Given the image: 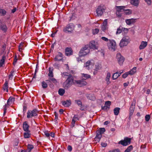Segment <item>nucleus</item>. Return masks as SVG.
I'll list each match as a JSON object with an SVG mask.
<instances>
[{
    "label": "nucleus",
    "mask_w": 152,
    "mask_h": 152,
    "mask_svg": "<svg viewBox=\"0 0 152 152\" xmlns=\"http://www.w3.org/2000/svg\"><path fill=\"white\" fill-rule=\"evenodd\" d=\"M78 119H79L77 117V115H75L73 117L72 120H74V121H75L76 122L77 120H78Z\"/></svg>",
    "instance_id": "47"
},
{
    "label": "nucleus",
    "mask_w": 152,
    "mask_h": 152,
    "mask_svg": "<svg viewBox=\"0 0 152 152\" xmlns=\"http://www.w3.org/2000/svg\"><path fill=\"white\" fill-rule=\"evenodd\" d=\"M8 82L7 80H6L4 83V84L3 86V88L4 90H6V92H8Z\"/></svg>",
    "instance_id": "24"
},
{
    "label": "nucleus",
    "mask_w": 152,
    "mask_h": 152,
    "mask_svg": "<svg viewBox=\"0 0 152 152\" xmlns=\"http://www.w3.org/2000/svg\"><path fill=\"white\" fill-rule=\"evenodd\" d=\"M151 116L149 115H146L145 116V119L146 121H148L150 118Z\"/></svg>",
    "instance_id": "45"
},
{
    "label": "nucleus",
    "mask_w": 152,
    "mask_h": 152,
    "mask_svg": "<svg viewBox=\"0 0 152 152\" xmlns=\"http://www.w3.org/2000/svg\"><path fill=\"white\" fill-rule=\"evenodd\" d=\"M81 77L85 80L91 77V76L89 75L84 73L81 74Z\"/></svg>",
    "instance_id": "28"
},
{
    "label": "nucleus",
    "mask_w": 152,
    "mask_h": 152,
    "mask_svg": "<svg viewBox=\"0 0 152 152\" xmlns=\"http://www.w3.org/2000/svg\"><path fill=\"white\" fill-rule=\"evenodd\" d=\"M111 102L110 101H106L105 102V105L110 107V105H111Z\"/></svg>",
    "instance_id": "53"
},
{
    "label": "nucleus",
    "mask_w": 152,
    "mask_h": 152,
    "mask_svg": "<svg viewBox=\"0 0 152 152\" xmlns=\"http://www.w3.org/2000/svg\"><path fill=\"white\" fill-rule=\"evenodd\" d=\"M29 132H26L24 133V137L25 138H29L30 137L31 134Z\"/></svg>",
    "instance_id": "32"
},
{
    "label": "nucleus",
    "mask_w": 152,
    "mask_h": 152,
    "mask_svg": "<svg viewBox=\"0 0 152 152\" xmlns=\"http://www.w3.org/2000/svg\"><path fill=\"white\" fill-rule=\"evenodd\" d=\"M27 106L26 105H23V114H25V113L26 112V110H27Z\"/></svg>",
    "instance_id": "49"
},
{
    "label": "nucleus",
    "mask_w": 152,
    "mask_h": 152,
    "mask_svg": "<svg viewBox=\"0 0 152 152\" xmlns=\"http://www.w3.org/2000/svg\"><path fill=\"white\" fill-rule=\"evenodd\" d=\"M107 46L108 48L112 51H114L116 48V43L113 40H109V42L107 43Z\"/></svg>",
    "instance_id": "5"
},
{
    "label": "nucleus",
    "mask_w": 152,
    "mask_h": 152,
    "mask_svg": "<svg viewBox=\"0 0 152 152\" xmlns=\"http://www.w3.org/2000/svg\"><path fill=\"white\" fill-rule=\"evenodd\" d=\"M131 4L135 6H137L139 4V0H131Z\"/></svg>",
    "instance_id": "26"
},
{
    "label": "nucleus",
    "mask_w": 152,
    "mask_h": 152,
    "mask_svg": "<svg viewBox=\"0 0 152 152\" xmlns=\"http://www.w3.org/2000/svg\"><path fill=\"white\" fill-rule=\"evenodd\" d=\"M110 76L111 74L109 72H107V75L105 78V80L106 81L107 83V84H109L110 83Z\"/></svg>",
    "instance_id": "25"
},
{
    "label": "nucleus",
    "mask_w": 152,
    "mask_h": 152,
    "mask_svg": "<svg viewBox=\"0 0 152 152\" xmlns=\"http://www.w3.org/2000/svg\"><path fill=\"white\" fill-rule=\"evenodd\" d=\"M75 103L79 107H81L82 105L81 101L80 100H75Z\"/></svg>",
    "instance_id": "37"
},
{
    "label": "nucleus",
    "mask_w": 152,
    "mask_h": 152,
    "mask_svg": "<svg viewBox=\"0 0 152 152\" xmlns=\"http://www.w3.org/2000/svg\"><path fill=\"white\" fill-rule=\"evenodd\" d=\"M128 72L129 73V75H132L135 73V71H133L132 70H130L129 72Z\"/></svg>",
    "instance_id": "59"
},
{
    "label": "nucleus",
    "mask_w": 152,
    "mask_h": 152,
    "mask_svg": "<svg viewBox=\"0 0 152 152\" xmlns=\"http://www.w3.org/2000/svg\"><path fill=\"white\" fill-rule=\"evenodd\" d=\"M38 113V110L36 108L32 110H28L27 113V118H29L32 117L37 116Z\"/></svg>",
    "instance_id": "3"
},
{
    "label": "nucleus",
    "mask_w": 152,
    "mask_h": 152,
    "mask_svg": "<svg viewBox=\"0 0 152 152\" xmlns=\"http://www.w3.org/2000/svg\"><path fill=\"white\" fill-rule=\"evenodd\" d=\"M122 30V31H124L125 33H127L128 31V28L123 27Z\"/></svg>",
    "instance_id": "56"
},
{
    "label": "nucleus",
    "mask_w": 152,
    "mask_h": 152,
    "mask_svg": "<svg viewBox=\"0 0 152 152\" xmlns=\"http://www.w3.org/2000/svg\"><path fill=\"white\" fill-rule=\"evenodd\" d=\"M53 69L52 67H50L49 68V72L48 74V76L49 77H53L54 76L53 74Z\"/></svg>",
    "instance_id": "29"
},
{
    "label": "nucleus",
    "mask_w": 152,
    "mask_h": 152,
    "mask_svg": "<svg viewBox=\"0 0 152 152\" xmlns=\"http://www.w3.org/2000/svg\"><path fill=\"white\" fill-rule=\"evenodd\" d=\"M67 149L69 151H71L72 150V147L70 145H69L67 147Z\"/></svg>",
    "instance_id": "61"
},
{
    "label": "nucleus",
    "mask_w": 152,
    "mask_h": 152,
    "mask_svg": "<svg viewBox=\"0 0 152 152\" xmlns=\"http://www.w3.org/2000/svg\"><path fill=\"white\" fill-rule=\"evenodd\" d=\"M15 101V98L12 97H10L7 100V105H10V104H12Z\"/></svg>",
    "instance_id": "27"
},
{
    "label": "nucleus",
    "mask_w": 152,
    "mask_h": 152,
    "mask_svg": "<svg viewBox=\"0 0 152 152\" xmlns=\"http://www.w3.org/2000/svg\"><path fill=\"white\" fill-rule=\"evenodd\" d=\"M124 12L126 15H130L132 13V11L131 10L125 9Z\"/></svg>",
    "instance_id": "38"
},
{
    "label": "nucleus",
    "mask_w": 152,
    "mask_h": 152,
    "mask_svg": "<svg viewBox=\"0 0 152 152\" xmlns=\"http://www.w3.org/2000/svg\"><path fill=\"white\" fill-rule=\"evenodd\" d=\"M0 13L2 15H4L6 13V11L4 9H0Z\"/></svg>",
    "instance_id": "44"
},
{
    "label": "nucleus",
    "mask_w": 152,
    "mask_h": 152,
    "mask_svg": "<svg viewBox=\"0 0 152 152\" xmlns=\"http://www.w3.org/2000/svg\"><path fill=\"white\" fill-rule=\"evenodd\" d=\"M63 54L61 52H58V54L54 58V60L55 61H61L63 60Z\"/></svg>",
    "instance_id": "12"
},
{
    "label": "nucleus",
    "mask_w": 152,
    "mask_h": 152,
    "mask_svg": "<svg viewBox=\"0 0 152 152\" xmlns=\"http://www.w3.org/2000/svg\"><path fill=\"white\" fill-rule=\"evenodd\" d=\"M122 27L121 26H120L119 28H117V31L116 32V34H120L122 32Z\"/></svg>",
    "instance_id": "39"
},
{
    "label": "nucleus",
    "mask_w": 152,
    "mask_h": 152,
    "mask_svg": "<svg viewBox=\"0 0 152 152\" xmlns=\"http://www.w3.org/2000/svg\"><path fill=\"white\" fill-rule=\"evenodd\" d=\"M5 58V56L4 55L3 56L2 58L0 61V67L3 66L4 64Z\"/></svg>",
    "instance_id": "30"
},
{
    "label": "nucleus",
    "mask_w": 152,
    "mask_h": 152,
    "mask_svg": "<svg viewBox=\"0 0 152 152\" xmlns=\"http://www.w3.org/2000/svg\"><path fill=\"white\" fill-rule=\"evenodd\" d=\"M89 50L88 49V45H85V47L82 48L80 50L79 55L80 57L83 56L87 55L89 53Z\"/></svg>",
    "instance_id": "4"
},
{
    "label": "nucleus",
    "mask_w": 152,
    "mask_h": 152,
    "mask_svg": "<svg viewBox=\"0 0 152 152\" xmlns=\"http://www.w3.org/2000/svg\"><path fill=\"white\" fill-rule=\"evenodd\" d=\"M116 58L119 64L120 65H122L125 60L124 57L120 53H118L116 54Z\"/></svg>",
    "instance_id": "10"
},
{
    "label": "nucleus",
    "mask_w": 152,
    "mask_h": 152,
    "mask_svg": "<svg viewBox=\"0 0 152 152\" xmlns=\"http://www.w3.org/2000/svg\"><path fill=\"white\" fill-rule=\"evenodd\" d=\"M129 38L128 36H125L124 37L121 41L119 44L121 47H123L124 46L127 45L129 42Z\"/></svg>",
    "instance_id": "6"
},
{
    "label": "nucleus",
    "mask_w": 152,
    "mask_h": 152,
    "mask_svg": "<svg viewBox=\"0 0 152 152\" xmlns=\"http://www.w3.org/2000/svg\"><path fill=\"white\" fill-rule=\"evenodd\" d=\"M148 43L147 42L142 41L139 46V49L142 50L145 48L147 45Z\"/></svg>",
    "instance_id": "20"
},
{
    "label": "nucleus",
    "mask_w": 152,
    "mask_h": 152,
    "mask_svg": "<svg viewBox=\"0 0 152 152\" xmlns=\"http://www.w3.org/2000/svg\"><path fill=\"white\" fill-rule=\"evenodd\" d=\"M145 2L148 4V5H151V0H144Z\"/></svg>",
    "instance_id": "50"
},
{
    "label": "nucleus",
    "mask_w": 152,
    "mask_h": 152,
    "mask_svg": "<svg viewBox=\"0 0 152 152\" xmlns=\"http://www.w3.org/2000/svg\"><path fill=\"white\" fill-rule=\"evenodd\" d=\"M108 152H121L120 150L118 148L115 149L111 151H110Z\"/></svg>",
    "instance_id": "54"
},
{
    "label": "nucleus",
    "mask_w": 152,
    "mask_h": 152,
    "mask_svg": "<svg viewBox=\"0 0 152 152\" xmlns=\"http://www.w3.org/2000/svg\"><path fill=\"white\" fill-rule=\"evenodd\" d=\"M105 131V129L104 128H101L96 131V135L94 138V140L96 143L99 142L100 140L102 137V134Z\"/></svg>",
    "instance_id": "2"
},
{
    "label": "nucleus",
    "mask_w": 152,
    "mask_h": 152,
    "mask_svg": "<svg viewBox=\"0 0 152 152\" xmlns=\"http://www.w3.org/2000/svg\"><path fill=\"white\" fill-rule=\"evenodd\" d=\"M46 81L48 83L49 82L50 83H52L55 84H56L58 83L57 81L55 78H54L49 77L48 80H46Z\"/></svg>",
    "instance_id": "22"
},
{
    "label": "nucleus",
    "mask_w": 152,
    "mask_h": 152,
    "mask_svg": "<svg viewBox=\"0 0 152 152\" xmlns=\"http://www.w3.org/2000/svg\"><path fill=\"white\" fill-rule=\"evenodd\" d=\"M107 19H105L102 25L101 29L104 31H105L107 28Z\"/></svg>",
    "instance_id": "16"
},
{
    "label": "nucleus",
    "mask_w": 152,
    "mask_h": 152,
    "mask_svg": "<svg viewBox=\"0 0 152 152\" xmlns=\"http://www.w3.org/2000/svg\"><path fill=\"white\" fill-rule=\"evenodd\" d=\"M65 55L66 56H70L72 54V50L71 48H66L65 50Z\"/></svg>",
    "instance_id": "17"
},
{
    "label": "nucleus",
    "mask_w": 152,
    "mask_h": 152,
    "mask_svg": "<svg viewBox=\"0 0 152 152\" xmlns=\"http://www.w3.org/2000/svg\"><path fill=\"white\" fill-rule=\"evenodd\" d=\"M36 74L35 73H34V75L31 81L32 82L33 81H35V79H36Z\"/></svg>",
    "instance_id": "64"
},
{
    "label": "nucleus",
    "mask_w": 152,
    "mask_h": 152,
    "mask_svg": "<svg viewBox=\"0 0 152 152\" xmlns=\"http://www.w3.org/2000/svg\"><path fill=\"white\" fill-rule=\"evenodd\" d=\"M99 30L98 28H95L92 30V33L94 34H95L98 33Z\"/></svg>",
    "instance_id": "41"
},
{
    "label": "nucleus",
    "mask_w": 152,
    "mask_h": 152,
    "mask_svg": "<svg viewBox=\"0 0 152 152\" xmlns=\"http://www.w3.org/2000/svg\"><path fill=\"white\" fill-rule=\"evenodd\" d=\"M135 109V107L134 106H131L129 108L130 110V115H132L134 111V110Z\"/></svg>",
    "instance_id": "33"
},
{
    "label": "nucleus",
    "mask_w": 152,
    "mask_h": 152,
    "mask_svg": "<svg viewBox=\"0 0 152 152\" xmlns=\"http://www.w3.org/2000/svg\"><path fill=\"white\" fill-rule=\"evenodd\" d=\"M74 80L73 76L71 74H69L63 84V86L64 89H67L70 88L74 83Z\"/></svg>",
    "instance_id": "1"
},
{
    "label": "nucleus",
    "mask_w": 152,
    "mask_h": 152,
    "mask_svg": "<svg viewBox=\"0 0 152 152\" xmlns=\"http://www.w3.org/2000/svg\"><path fill=\"white\" fill-rule=\"evenodd\" d=\"M94 64V61L93 60H88L84 64V67L86 69L89 70L90 69V66L92 67Z\"/></svg>",
    "instance_id": "11"
},
{
    "label": "nucleus",
    "mask_w": 152,
    "mask_h": 152,
    "mask_svg": "<svg viewBox=\"0 0 152 152\" xmlns=\"http://www.w3.org/2000/svg\"><path fill=\"white\" fill-rule=\"evenodd\" d=\"M116 14L117 17L120 18L122 14L121 12L116 11Z\"/></svg>",
    "instance_id": "46"
},
{
    "label": "nucleus",
    "mask_w": 152,
    "mask_h": 152,
    "mask_svg": "<svg viewBox=\"0 0 152 152\" xmlns=\"http://www.w3.org/2000/svg\"><path fill=\"white\" fill-rule=\"evenodd\" d=\"M44 134L47 137H49L50 136V134L49 133V132L48 131H45L44 132Z\"/></svg>",
    "instance_id": "52"
},
{
    "label": "nucleus",
    "mask_w": 152,
    "mask_h": 152,
    "mask_svg": "<svg viewBox=\"0 0 152 152\" xmlns=\"http://www.w3.org/2000/svg\"><path fill=\"white\" fill-rule=\"evenodd\" d=\"M133 148L132 145H130L125 150L124 152H130L132 149Z\"/></svg>",
    "instance_id": "35"
},
{
    "label": "nucleus",
    "mask_w": 152,
    "mask_h": 152,
    "mask_svg": "<svg viewBox=\"0 0 152 152\" xmlns=\"http://www.w3.org/2000/svg\"><path fill=\"white\" fill-rule=\"evenodd\" d=\"M85 80L83 79L81 80H75V82L77 84H79L80 86H84L87 84V83L85 81Z\"/></svg>",
    "instance_id": "15"
},
{
    "label": "nucleus",
    "mask_w": 152,
    "mask_h": 152,
    "mask_svg": "<svg viewBox=\"0 0 152 152\" xmlns=\"http://www.w3.org/2000/svg\"><path fill=\"white\" fill-rule=\"evenodd\" d=\"M27 122L25 121L23 124V130L26 132H30V131L29 130V126L28 125Z\"/></svg>",
    "instance_id": "19"
},
{
    "label": "nucleus",
    "mask_w": 152,
    "mask_h": 152,
    "mask_svg": "<svg viewBox=\"0 0 152 152\" xmlns=\"http://www.w3.org/2000/svg\"><path fill=\"white\" fill-rule=\"evenodd\" d=\"M58 93L60 95L63 96L65 93V90L63 89L60 88L58 90Z\"/></svg>",
    "instance_id": "34"
},
{
    "label": "nucleus",
    "mask_w": 152,
    "mask_h": 152,
    "mask_svg": "<svg viewBox=\"0 0 152 152\" xmlns=\"http://www.w3.org/2000/svg\"><path fill=\"white\" fill-rule=\"evenodd\" d=\"M53 66L57 68H58L59 67V64L57 63H55L53 65Z\"/></svg>",
    "instance_id": "60"
},
{
    "label": "nucleus",
    "mask_w": 152,
    "mask_h": 152,
    "mask_svg": "<svg viewBox=\"0 0 152 152\" xmlns=\"http://www.w3.org/2000/svg\"><path fill=\"white\" fill-rule=\"evenodd\" d=\"M96 43L94 41H91L90 42L88 45L89 48L93 49H97L98 47L96 46Z\"/></svg>",
    "instance_id": "14"
},
{
    "label": "nucleus",
    "mask_w": 152,
    "mask_h": 152,
    "mask_svg": "<svg viewBox=\"0 0 152 152\" xmlns=\"http://www.w3.org/2000/svg\"><path fill=\"white\" fill-rule=\"evenodd\" d=\"M42 87L44 88H46L48 87L47 84L44 81H43L42 83Z\"/></svg>",
    "instance_id": "40"
},
{
    "label": "nucleus",
    "mask_w": 152,
    "mask_h": 152,
    "mask_svg": "<svg viewBox=\"0 0 152 152\" xmlns=\"http://www.w3.org/2000/svg\"><path fill=\"white\" fill-rule=\"evenodd\" d=\"M75 122H76L75 121H74V120H72L71 125V127L72 128L74 126Z\"/></svg>",
    "instance_id": "58"
},
{
    "label": "nucleus",
    "mask_w": 152,
    "mask_h": 152,
    "mask_svg": "<svg viewBox=\"0 0 152 152\" xmlns=\"http://www.w3.org/2000/svg\"><path fill=\"white\" fill-rule=\"evenodd\" d=\"M136 103V100L134 99H133V102L131 104V106H134L135 107V104Z\"/></svg>",
    "instance_id": "63"
},
{
    "label": "nucleus",
    "mask_w": 152,
    "mask_h": 152,
    "mask_svg": "<svg viewBox=\"0 0 152 152\" xmlns=\"http://www.w3.org/2000/svg\"><path fill=\"white\" fill-rule=\"evenodd\" d=\"M116 11L121 12H124L125 8V7L124 6H116Z\"/></svg>",
    "instance_id": "21"
},
{
    "label": "nucleus",
    "mask_w": 152,
    "mask_h": 152,
    "mask_svg": "<svg viewBox=\"0 0 152 152\" xmlns=\"http://www.w3.org/2000/svg\"><path fill=\"white\" fill-rule=\"evenodd\" d=\"M101 39L103 40L105 42H108V41L109 42V39H108L107 38L105 37H102L101 38Z\"/></svg>",
    "instance_id": "51"
},
{
    "label": "nucleus",
    "mask_w": 152,
    "mask_h": 152,
    "mask_svg": "<svg viewBox=\"0 0 152 152\" xmlns=\"http://www.w3.org/2000/svg\"><path fill=\"white\" fill-rule=\"evenodd\" d=\"M106 9L105 7L103 5H100L97 8L96 12L98 16H101L105 11Z\"/></svg>",
    "instance_id": "9"
},
{
    "label": "nucleus",
    "mask_w": 152,
    "mask_h": 152,
    "mask_svg": "<svg viewBox=\"0 0 152 152\" xmlns=\"http://www.w3.org/2000/svg\"><path fill=\"white\" fill-rule=\"evenodd\" d=\"M118 77V72H116L113 74L112 77L113 79L114 80L116 79Z\"/></svg>",
    "instance_id": "36"
},
{
    "label": "nucleus",
    "mask_w": 152,
    "mask_h": 152,
    "mask_svg": "<svg viewBox=\"0 0 152 152\" xmlns=\"http://www.w3.org/2000/svg\"><path fill=\"white\" fill-rule=\"evenodd\" d=\"M120 108L119 107H115L114 109V114L115 115H118L119 111L120 110Z\"/></svg>",
    "instance_id": "31"
},
{
    "label": "nucleus",
    "mask_w": 152,
    "mask_h": 152,
    "mask_svg": "<svg viewBox=\"0 0 152 152\" xmlns=\"http://www.w3.org/2000/svg\"><path fill=\"white\" fill-rule=\"evenodd\" d=\"M131 138L128 137H125L124 140H121L118 143L123 146H126L130 144Z\"/></svg>",
    "instance_id": "7"
},
{
    "label": "nucleus",
    "mask_w": 152,
    "mask_h": 152,
    "mask_svg": "<svg viewBox=\"0 0 152 152\" xmlns=\"http://www.w3.org/2000/svg\"><path fill=\"white\" fill-rule=\"evenodd\" d=\"M126 22L127 24L130 25L131 24L135 22V20L133 18L126 20Z\"/></svg>",
    "instance_id": "23"
},
{
    "label": "nucleus",
    "mask_w": 152,
    "mask_h": 152,
    "mask_svg": "<svg viewBox=\"0 0 152 152\" xmlns=\"http://www.w3.org/2000/svg\"><path fill=\"white\" fill-rule=\"evenodd\" d=\"M14 72L15 71L14 70H12L10 72V74H9L8 76L9 79L10 78H11V79L12 78Z\"/></svg>",
    "instance_id": "43"
},
{
    "label": "nucleus",
    "mask_w": 152,
    "mask_h": 152,
    "mask_svg": "<svg viewBox=\"0 0 152 152\" xmlns=\"http://www.w3.org/2000/svg\"><path fill=\"white\" fill-rule=\"evenodd\" d=\"M62 105L66 107H68L71 104L70 100H67L66 101H63L62 102Z\"/></svg>",
    "instance_id": "18"
},
{
    "label": "nucleus",
    "mask_w": 152,
    "mask_h": 152,
    "mask_svg": "<svg viewBox=\"0 0 152 152\" xmlns=\"http://www.w3.org/2000/svg\"><path fill=\"white\" fill-rule=\"evenodd\" d=\"M0 29L4 33H6L7 30L6 24L3 23L1 20H0Z\"/></svg>",
    "instance_id": "13"
},
{
    "label": "nucleus",
    "mask_w": 152,
    "mask_h": 152,
    "mask_svg": "<svg viewBox=\"0 0 152 152\" xmlns=\"http://www.w3.org/2000/svg\"><path fill=\"white\" fill-rule=\"evenodd\" d=\"M74 26L72 23L68 24L63 30V31L66 33L71 32L74 29Z\"/></svg>",
    "instance_id": "8"
},
{
    "label": "nucleus",
    "mask_w": 152,
    "mask_h": 152,
    "mask_svg": "<svg viewBox=\"0 0 152 152\" xmlns=\"http://www.w3.org/2000/svg\"><path fill=\"white\" fill-rule=\"evenodd\" d=\"M107 143L105 142H102L101 144V145L102 147H105L107 146Z\"/></svg>",
    "instance_id": "62"
},
{
    "label": "nucleus",
    "mask_w": 152,
    "mask_h": 152,
    "mask_svg": "<svg viewBox=\"0 0 152 152\" xmlns=\"http://www.w3.org/2000/svg\"><path fill=\"white\" fill-rule=\"evenodd\" d=\"M34 148V146L32 145L28 144V145L27 150L31 151Z\"/></svg>",
    "instance_id": "42"
},
{
    "label": "nucleus",
    "mask_w": 152,
    "mask_h": 152,
    "mask_svg": "<svg viewBox=\"0 0 152 152\" xmlns=\"http://www.w3.org/2000/svg\"><path fill=\"white\" fill-rule=\"evenodd\" d=\"M102 110H107V109H109L110 107L109 106L105 105L103 107L102 106Z\"/></svg>",
    "instance_id": "55"
},
{
    "label": "nucleus",
    "mask_w": 152,
    "mask_h": 152,
    "mask_svg": "<svg viewBox=\"0 0 152 152\" xmlns=\"http://www.w3.org/2000/svg\"><path fill=\"white\" fill-rule=\"evenodd\" d=\"M129 75V73L128 72H126L123 75H122V77L124 78H126Z\"/></svg>",
    "instance_id": "48"
},
{
    "label": "nucleus",
    "mask_w": 152,
    "mask_h": 152,
    "mask_svg": "<svg viewBox=\"0 0 152 152\" xmlns=\"http://www.w3.org/2000/svg\"><path fill=\"white\" fill-rule=\"evenodd\" d=\"M54 114L55 115V118L54 119V120L56 121L58 118V114L56 112L54 113Z\"/></svg>",
    "instance_id": "57"
}]
</instances>
